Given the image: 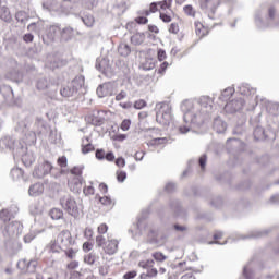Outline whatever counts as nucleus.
<instances>
[{"instance_id": "1", "label": "nucleus", "mask_w": 279, "mask_h": 279, "mask_svg": "<svg viewBox=\"0 0 279 279\" xmlns=\"http://www.w3.org/2000/svg\"><path fill=\"white\" fill-rule=\"evenodd\" d=\"M181 110L184 112L183 119L186 125L180 126L179 132L186 134L194 129L202 126L210 119L213 112V98L203 96L198 101L186 100L181 105Z\"/></svg>"}, {"instance_id": "22", "label": "nucleus", "mask_w": 279, "mask_h": 279, "mask_svg": "<svg viewBox=\"0 0 279 279\" xmlns=\"http://www.w3.org/2000/svg\"><path fill=\"white\" fill-rule=\"evenodd\" d=\"M22 162H23V165H25V167H32V165H34V162H36V156H34V153H32V151H26L22 156Z\"/></svg>"}, {"instance_id": "10", "label": "nucleus", "mask_w": 279, "mask_h": 279, "mask_svg": "<svg viewBox=\"0 0 279 279\" xmlns=\"http://www.w3.org/2000/svg\"><path fill=\"white\" fill-rule=\"evenodd\" d=\"M51 169H53V165L49 161H44L35 167L33 177L38 179L45 178V175H49V173H51Z\"/></svg>"}, {"instance_id": "57", "label": "nucleus", "mask_w": 279, "mask_h": 279, "mask_svg": "<svg viewBox=\"0 0 279 279\" xmlns=\"http://www.w3.org/2000/svg\"><path fill=\"white\" fill-rule=\"evenodd\" d=\"M126 179H128V173L125 171L117 172L118 182H125Z\"/></svg>"}, {"instance_id": "38", "label": "nucleus", "mask_w": 279, "mask_h": 279, "mask_svg": "<svg viewBox=\"0 0 279 279\" xmlns=\"http://www.w3.org/2000/svg\"><path fill=\"white\" fill-rule=\"evenodd\" d=\"M155 262L154 259H147V260H142L138 263V267H141L142 269H151V267H154Z\"/></svg>"}, {"instance_id": "24", "label": "nucleus", "mask_w": 279, "mask_h": 279, "mask_svg": "<svg viewBox=\"0 0 279 279\" xmlns=\"http://www.w3.org/2000/svg\"><path fill=\"white\" fill-rule=\"evenodd\" d=\"M118 53H120L123 58H128V56L132 53V48H130V45L122 43L118 47Z\"/></svg>"}, {"instance_id": "2", "label": "nucleus", "mask_w": 279, "mask_h": 279, "mask_svg": "<svg viewBox=\"0 0 279 279\" xmlns=\"http://www.w3.org/2000/svg\"><path fill=\"white\" fill-rule=\"evenodd\" d=\"M267 14V11L260 10L255 14V25L258 29H267V27H274L275 25L279 27V16L276 15V9L270 7L268 9V16L264 20L263 15Z\"/></svg>"}, {"instance_id": "4", "label": "nucleus", "mask_w": 279, "mask_h": 279, "mask_svg": "<svg viewBox=\"0 0 279 279\" xmlns=\"http://www.w3.org/2000/svg\"><path fill=\"white\" fill-rule=\"evenodd\" d=\"M96 245L97 247H102L105 254H108V256H114L119 252V241L116 239L106 240L104 235H97Z\"/></svg>"}, {"instance_id": "19", "label": "nucleus", "mask_w": 279, "mask_h": 279, "mask_svg": "<svg viewBox=\"0 0 279 279\" xmlns=\"http://www.w3.org/2000/svg\"><path fill=\"white\" fill-rule=\"evenodd\" d=\"M60 32H61L60 25L54 24L48 27L46 36L50 40V43H53V40H56V36H58Z\"/></svg>"}, {"instance_id": "52", "label": "nucleus", "mask_w": 279, "mask_h": 279, "mask_svg": "<svg viewBox=\"0 0 279 279\" xmlns=\"http://www.w3.org/2000/svg\"><path fill=\"white\" fill-rule=\"evenodd\" d=\"M143 276H148V278H156L158 276V269L151 267L147 270V274L142 275L141 278H143Z\"/></svg>"}, {"instance_id": "51", "label": "nucleus", "mask_w": 279, "mask_h": 279, "mask_svg": "<svg viewBox=\"0 0 279 279\" xmlns=\"http://www.w3.org/2000/svg\"><path fill=\"white\" fill-rule=\"evenodd\" d=\"M157 58H158L159 62L167 60V52L165 51V49H162V48L158 49Z\"/></svg>"}, {"instance_id": "56", "label": "nucleus", "mask_w": 279, "mask_h": 279, "mask_svg": "<svg viewBox=\"0 0 279 279\" xmlns=\"http://www.w3.org/2000/svg\"><path fill=\"white\" fill-rule=\"evenodd\" d=\"M243 276H244V278H246V279H252V278H254V275L252 274V270H250V265H247V266H245V267L243 268Z\"/></svg>"}, {"instance_id": "31", "label": "nucleus", "mask_w": 279, "mask_h": 279, "mask_svg": "<svg viewBox=\"0 0 279 279\" xmlns=\"http://www.w3.org/2000/svg\"><path fill=\"white\" fill-rule=\"evenodd\" d=\"M172 3L173 0H162L158 2V5L163 12L168 10L169 12H171V14H173V10H171Z\"/></svg>"}, {"instance_id": "18", "label": "nucleus", "mask_w": 279, "mask_h": 279, "mask_svg": "<svg viewBox=\"0 0 279 279\" xmlns=\"http://www.w3.org/2000/svg\"><path fill=\"white\" fill-rule=\"evenodd\" d=\"M215 132H217V134H223V132H226L228 124L221 120L219 117L214 119V125H213Z\"/></svg>"}, {"instance_id": "9", "label": "nucleus", "mask_w": 279, "mask_h": 279, "mask_svg": "<svg viewBox=\"0 0 279 279\" xmlns=\"http://www.w3.org/2000/svg\"><path fill=\"white\" fill-rule=\"evenodd\" d=\"M219 3H221V0H202L201 9L207 14L208 19H215V12H217Z\"/></svg>"}, {"instance_id": "6", "label": "nucleus", "mask_w": 279, "mask_h": 279, "mask_svg": "<svg viewBox=\"0 0 279 279\" xmlns=\"http://www.w3.org/2000/svg\"><path fill=\"white\" fill-rule=\"evenodd\" d=\"M82 86H84V76L78 75L60 89V95L61 97H73V95H77Z\"/></svg>"}, {"instance_id": "62", "label": "nucleus", "mask_w": 279, "mask_h": 279, "mask_svg": "<svg viewBox=\"0 0 279 279\" xmlns=\"http://www.w3.org/2000/svg\"><path fill=\"white\" fill-rule=\"evenodd\" d=\"M83 193L84 195H95V187L93 185L85 186Z\"/></svg>"}, {"instance_id": "47", "label": "nucleus", "mask_w": 279, "mask_h": 279, "mask_svg": "<svg viewBox=\"0 0 279 279\" xmlns=\"http://www.w3.org/2000/svg\"><path fill=\"white\" fill-rule=\"evenodd\" d=\"M153 258L157 260V263H165V260H167V257L165 256V254L160 252L153 253Z\"/></svg>"}, {"instance_id": "29", "label": "nucleus", "mask_w": 279, "mask_h": 279, "mask_svg": "<svg viewBox=\"0 0 279 279\" xmlns=\"http://www.w3.org/2000/svg\"><path fill=\"white\" fill-rule=\"evenodd\" d=\"M232 95H234V87H228L221 93L219 99L220 101H228Z\"/></svg>"}, {"instance_id": "17", "label": "nucleus", "mask_w": 279, "mask_h": 279, "mask_svg": "<svg viewBox=\"0 0 279 279\" xmlns=\"http://www.w3.org/2000/svg\"><path fill=\"white\" fill-rule=\"evenodd\" d=\"M43 193H45V185H43V183H35L28 189V195H31V197H38V195H43Z\"/></svg>"}, {"instance_id": "58", "label": "nucleus", "mask_w": 279, "mask_h": 279, "mask_svg": "<svg viewBox=\"0 0 279 279\" xmlns=\"http://www.w3.org/2000/svg\"><path fill=\"white\" fill-rule=\"evenodd\" d=\"M206 160H208V157H206V155L201 156L198 159V165H199L202 171H204V169H206Z\"/></svg>"}, {"instance_id": "43", "label": "nucleus", "mask_w": 279, "mask_h": 279, "mask_svg": "<svg viewBox=\"0 0 279 279\" xmlns=\"http://www.w3.org/2000/svg\"><path fill=\"white\" fill-rule=\"evenodd\" d=\"M170 207L175 213V215H180V210H182V206L180 205L179 201H171Z\"/></svg>"}, {"instance_id": "20", "label": "nucleus", "mask_w": 279, "mask_h": 279, "mask_svg": "<svg viewBox=\"0 0 279 279\" xmlns=\"http://www.w3.org/2000/svg\"><path fill=\"white\" fill-rule=\"evenodd\" d=\"M3 149H14V138L4 136L0 140V151Z\"/></svg>"}, {"instance_id": "37", "label": "nucleus", "mask_w": 279, "mask_h": 279, "mask_svg": "<svg viewBox=\"0 0 279 279\" xmlns=\"http://www.w3.org/2000/svg\"><path fill=\"white\" fill-rule=\"evenodd\" d=\"M23 169H21V168H13L12 170H11V178L13 179V180H21V178H23Z\"/></svg>"}, {"instance_id": "25", "label": "nucleus", "mask_w": 279, "mask_h": 279, "mask_svg": "<svg viewBox=\"0 0 279 279\" xmlns=\"http://www.w3.org/2000/svg\"><path fill=\"white\" fill-rule=\"evenodd\" d=\"M0 19L5 23H10L12 21V14H10V9H8V7L0 8Z\"/></svg>"}, {"instance_id": "63", "label": "nucleus", "mask_w": 279, "mask_h": 279, "mask_svg": "<svg viewBox=\"0 0 279 279\" xmlns=\"http://www.w3.org/2000/svg\"><path fill=\"white\" fill-rule=\"evenodd\" d=\"M130 125H132V121L123 120L121 123V130H123V132H128V130H130Z\"/></svg>"}, {"instance_id": "32", "label": "nucleus", "mask_w": 279, "mask_h": 279, "mask_svg": "<svg viewBox=\"0 0 279 279\" xmlns=\"http://www.w3.org/2000/svg\"><path fill=\"white\" fill-rule=\"evenodd\" d=\"M267 234H269L268 230L252 231L248 235L244 236L243 239H260L262 236H267Z\"/></svg>"}, {"instance_id": "26", "label": "nucleus", "mask_w": 279, "mask_h": 279, "mask_svg": "<svg viewBox=\"0 0 279 279\" xmlns=\"http://www.w3.org/2000/svg\"><path fill=\"white\" fill-rule=\"evenodd\" d=\"M97 260H99V255H97V253L95 252L88 253L84 256V263H86L87 265H95Z\"/></svg>"}, {"instance_id": "64", "label": "nucleus", "mask_w": 279, "mask_h": 279, "mask_svg": "<svg viewBox=\"0 0 279 279\" xmlns=\"http://www.w3.org/2000/svg\"><path fill=\"white\" fill-rule=\"evenodd\" d=\"M96 158L97 160H105L106 159V151L104 149L96 150Z\"/></svg>"}, {"instance_id": "46", "label": "nucleus", "mask_w": 279, "mask_h": 279, "mask_svg": "<svg viewBox=\"0 0 279 279\" xmlns=\"http://www.w3.org/2000/svg\"><path fill=\"white\" fill-rule=\"evenodd\" d=\"M10 80H12L13 82H23V74L19 73V72H13L11 74H9Z\"/></svg>"}, {"instance_id": "5", "label": "nucleus", "mask_w": 279, "mask_h": 279, "mask_svg": "<svg viewBox=\"0 0 279 279\" xmlns=\"http://www.w3.org/2000/svg\"><path fill=\"white\" fill-rule=\"evenodd\" d=\"M59 202L63 210L70 214L71 217H77L80 215V208L77 207V202H75V198H73L71 194L65 193L61 195Z\"/></svg>"}, {"instance_id": "40", "label": "nucleus", "mask_w": 279, "mask_h": 279, "mask_svg": "<svg viewBox=\"0 0 279 279\" xmlns=\"http://www.w3.org/2000/svg\"><path fill=\"white\" fill-rule=\"evenodd\" d=\"M63 252H65V256H68V258H75L76 254H77V248H73V247H68V248H62Z\"/></svg>"}, {"instance_id": "41", "label": "nucleus", "mask_w": 279, "mask_h": 279, "mask_svg": "<svg viewBox=\"0 0 279 279\" xmlns=\"http://www.w3.org/2000/svg\"><path fill=\"white\" fill-rule=\"evenodd\" d=\"M97 0H83V7L86 8V10H93V8H97Z\"/></svg>"}, {"instance_id": "61", "label": "nucleus", "mask_w": 279, "mask_h": 279, "mask_svg": "<svg viewBox=\"0 0 279 279\" xmlns=\"http://www.w3.org/2000/svg\"><path fill=\"white\" fill-rule=\"evenodd\" d=\"M97 230H98L99 236H102V234H106V232H108V225L101 223V225L98 227Z\"/></svg>"}, {"instance_id": "11", "label": "nucleus", "mask_w": 279, "mask_h": 279, "mask_svg": "<svg viewBox=\"0 0 279 279\" xmlns=\"http://www.w3.org/2000/svg\"><path fill=\"white\" fill-rule=\"evenodd\" d=\"M23 232V225L19 221H12L4 228V236H19Z\"/></svg>"}, {"instance_id": "60", "label": "nucleus", "mask_w": 279, "mask_h": 279, "mask_svg": "<svg viewBox=\"0 0 279 279\" xmlns=\"http://www.w3.org/2000/svg\"><path fill=\"white\" fill-rule=\"evenodd\" d=\"M158 2L150 3L149 11H146V16H149V13L158 12Z\"/></svg>"}, {"instance_id": "28", "label": "nucleus", "mask_w": 279, "mask_h": 279, "mask_svg": "<svg viewBox=\"0 0 279 279\" xmlns=\"http://www.w3.org/2000/svg\"><path fill=\"white\" fill-rule=\"evenodd\" d=\"M44 128H45V122L43 121V119H37L34 125L33 141L36 140V133L40 134Z\"/></svg>"}, {"instance_id": "33", "label": "nucleus", "mask_w": 279, "mask_h": 279, "mask_svg": "<svg viewBox=\"0 0 279 279\" xmlns=\"http://www.w3.org/2000/svg\"><path fill=\"white\" fill-rule=\"evenodd\" d=\"M50 217L54 221H58L59 219H62V217H64V213L61 209L52 208L50 210Z\"/></svg>"}, {"instance_id": "21", "label": "nucleus", "mask_w": 279, "mask_h": 279, "mask_svg": "<svg viewBox=\"0 0 279 279\" xmlns=\"http://www.w3.org/2000/svg\"><path fill=\"white\" fill-rule=\"evenodd\" d=\"M239 93H240V95H244L245 97H250L252 95H256V88L251 87L250 84L245 83V84H242L239 87Z\"/></svg>"}, {"instance_id": "48", "label": "nucleus", "mask_w": 279, "mask_h": 279, "mask_svg": "<svg viewBox=\"0 0 279 279\" xmlns=\"http://www.w3.org/2000/svg\"><path fill=\"white\" fill-rule=\"evenodd\" d=\"M68 163H69V161L66 159V156L59 157L57 160V165H59V167L61 169H66Z\"/></svg>"}, {"instance_id": "12", "label": "nucleus", "mask_w": 279, "mask_h": 279, "mask_svg": "<svg viewBox=\"0 0 279 279\" xmlns=\"http://www.w3.org/2000/svg\"><path fill=\"white\" fill-rule=\"evenodd\" d=\"M243 106H245V100H243V98H239L227 102L225 105V110L226 112L232 114L234 112H239V110H242Z\"/></svg>"}, {"instance_id": "36", "label": "nucleus", "mask_w": 279, "mask_h": 279, "mask_svg": "<svg viewBox=\"0 0 279 279\" xmlns=\"http://www.w3.org/2000/svg\"><path fill=\"white\" fill-rule=\"evenodd\" d=\"M11 219H14V218L10 215V209H2L0 211L1 221H3L4 223H8V221H10Z\"/></svg>"}, {"instance_id": "14", "label": "nucleus", "mask_w": 279, "mask_h": 279, "mask_svg": "<svg viewBox=\"0 0 279 279\" xmlns=\"http://www.w3.org/2000/svg\"><path fill=\"white\" fill-rule=\"evenodd\" d=\"M0 93L8 106H14V90L10 85H2L0 87Z\"/></svg>"}, {"instance_id": "23", "label": "nucleus", "mask_w": 279, "mask_h": 279, "mask_svg": "<svg viewBox=\"0 0 279 279\" xmlns=\"http://www.w3.org/2000/svg\"><path fill=\"white\" fill-rule=\"evenodd\" d=\"M90 151H95V146L90 144L89 137H85L82 141V154H90Z\"/></svg>"}, {"instance_id": "8", "label": "nucleus", "mask_w": 279, "mask_h": 279, "mask_svg": "<svg viewBox=\"0 0 279 279\" xmlns=\"http://www.w3.org/2000/svg\"><path fill=\"white\" fill-rule=\"evenodd\" d=\"M56 241L60 250H69V247H73L75 244V241H73V236L71 235V231L69 230L61 231Z\"/></svg>"}, {"instance_id": "53", "label": "nucleus", "mask_w": 279, "mask_h": 279, "mask_svg": "<svg viewBox=\"0 0 279 279\" xmlns=\"http://www.w3.org/2000/svg\"><path fill=\"white\" fill-rule=\"evenodd\" d=\"M183 10L187 16H195V9H193V5L187 4L183 8Z\"/></svg>"}, {"instance_id": "15", "label": "nucleus", "mask_w": 279, "mask_h": 279, "mask_svg": "<svg viewBox=\"0 0 279 279\" xmlns=\"http://www.w3.org/2000/svg\"><path fill=\"white\" fill-rule=\"evenodd\" d=\"M60 36L63 43H69V40H73V38H75V28L72 26H64L60 31Z\"/></svg>"}, {"instance_id": "7", "label": "nucleus", "mask_w": 279, "mask_h": 279, "mask_svg": "<svg viewBox=\"0 0 279 279\" xmlns=\"http://www.w3.org/2000/svg\"><path fill=\"white\" fill-rule=\"evenodd\" d=\"M37 89L48 90V97H50V99H56V95H58V85L51 83V81L47 80L46 77L37 81Z\"/></svg>"}, {"instance_id": "49", "label": "nucleus", "mask_w": 279, "mask_h": 279, "mask_svg": "<svg viewBox=\"0 0 279 279\" xmlns=\"http://www.w3.org/2000/svg\"><path fill=\"white\" fill-rule=\"evenodd\" d=\"M99 202L102 206H113L112 198L108 196L99 197Z\"/></svg>"}, {"instance_id": "42", "label": "nucleus", "mask_w": 279, "mask_h": 279, "mask_svg": "<svg viewBox=\"0 0 279 279\" xmlns=\"http://www.w3.org/2000/svg\"><path fill=\"white\" fill-rule=\"evenodd\" d=\"M21 263H23V265H27V268L33 269V271H34V269H36V267L38 265V262H36V259H31L29 262L24 259L22 262H19L17 265H21Z\"/></svg>"}, {"instance_id": "30", "label": "nucleus", "mask_w": 279, "mask_h": 279, "mask_svg": "<svg viewBox=\"0 0 279 279\" xmlns=\"http://www.w3.org/2000/svg\"><path fill=\"white\" fill-rule=\"evenodd\" d=\"M132 45H143L145 43V34L136 33L131 37Z\"/></svg>"}, {"instance_id": "35", "label": "nucleus", "mask_w": 279, "mask_h": 279, "mask_svg": "<svg viewBox=\"0 0 279 279\" xmlns=\"http://www.w3.org/2000/svg\"><path fill=\"white\" fill-rule=\"evenodd\" d=\"M96 93L98 97H108V95H111L110 92L108 90V85H100L97 89Z\"/></svg>"}, {"instance_id": "13", "label": "nucleus", "mask_w": 279, "mask_h": 279, "mask_svg": "<svg viewBox=\"0 0 279 279\" xmlns=\"http://www.w3.org/2000/svg\"><path fill=\"white\" fill-rule=\"evenodd\" d=\"M84 171V166H75L70 169L71 175H76L77 181L75 182V186L73 187L74 193H80L82 191V173Z\"/></svg>"}, {"instance_id": "50", "label": "nucleus", "mask_w": 279, "mask_h": 279, "mask_svg": "<svg viewBox=\"0 0 279 279\" xmlns=\"http://www.w3.org/2000/svg\"><path fill=\"white\" fill-rule=\"evenodd\" d=\"M142 66L144 71H151L153 69H155L156 64L151 60H146Z\"/></svg>"}, {"instance_id": "3", "label": "nucleus", "mask_w": 279, "mask_h": 279, "mask_svg": "<svg viewBox=\"0 0 279 279\" xmlns=\"http://www.w3.org/2000/svg\"><path fill=\"white\" fill-rule=\"evenodd\" d=\"M156 121L160 125H169L173 116L171 114V105L168 102H158L156 105Z\"/></svg>"}, {"instance_id": "54", "label": "nucleus", "mask_w": 279, "mask_h": 279, "mask_svg": "<svg viewBox=\"0 0 279 279\" xmlns=\"http://www.w3.org/2000/svg\"><path fill=\"white\" fill-rule=\"evenodd\" d=\"M7 209H9V214L13 218L16 217V215L19 214V206L17 205L13 204L9 208H7Z\"/></svg>"}, {"instance_id": "34", "label": "nucleus", "mask_w": 279, "mask_h": 279, "mask_svg": "<svg viewBox=\"0 0 279 279\" xmlns=\"http://www.w3.org/2000/svg\"><path fill=\"white\" fill-rule=\"evenodd\" d=\"M167 144V137H156L148 142V145L150 147H156L158 145H165Z\"/></svg>"}, {"instance_id": "39", "label": "nucleus", "mask_w": 279, "mask_h": 279, "mask_svg": "<svg viewBox=\"0 0 279 279\" xmlns=\"http://www.w3.org/2000/svg\"><path fill=\"white\" fill-rule=\"evenodd\" d=\"M81 19H82L84 25H86V27H93V25H95V17H93V15H86Z\"/></svg>"}, {"instance_id": "59", "label": "nucleus", "mask_w": 279, "mask_h": 279, "mask_svg": "<svg viewBox=\"0 0 279 279\" xmlns=\"http://www.w3.org/2000/svg\"><path fill=\"white\" fill-rule=\"evenodd\" d=\"M136 276H138L136 270H130L123 275V279H134Z\"/></svg>"}, {"instance_id": "45", "label": "nucleus", "mask_w": 279, "mask_h": 279, "mask_svg": "<svg viewBox=\"0 0 279 279\" xmlns=\"http://www.w3.org/2000/svg\"><path fill=\"white\" fill-rule=\"evenodd\" d=\"M254 137L255 138H264L265 137V129H263L262 126H257L254 132Z\"/></svg>"}, {"instance_id": "16", "label": "nucleus", "mask_w": 279, "mask_h": 279, "mask_svg": "<svg viewBox=\"0 0 279 279\" xmlns=\"http://www.w3.org/2000/svg\"><path fill=\"white\" fill-rule=\"evenodd\" d=\"M43 8L49 10V12H54L58 15L64 14V7L58 1H52L50 4L44 3Z\"/></svg>"}, {"instance_id": "44", "label": "nucleus", "mask_w": 279, "mask_h": 279, "mask_svg": "<svg viewBox=\"0 0 279 279\" xmlns=\"http://www.w3.org/2000/svg\"><path fill=\"white\" fill-rule=\"evenodd\" d=\"M159 19L163 22V23H171L172 17L169 14V11L166 12H160L159 13Z\"/></svg>"}, {"instance_id": "27", "label": "nucleus", "mask_w": 279, "mask_h": 279, "mask_svg": "<svg viewBox=\"0 0 279 279\" xmlns=\"http://www.w3.org/2000/svg\"><path fill=\"white\" fill-rule=\"evenodd\" d=\"M266 110L271 117H278L279 106L276 102H267Z\"/></svg>"}, {"instance_id": "55", "label": "nucleus", "mask_w": 279, "mask_h": 279, "mask_svg": "<svg viewBox=\"0 0 279 279\" xmlns=\"http://www.w3.org/2000/svg\"><path fill=\"white\" fill-rule=\"evenodd\" d=\"M145 106H147V102L145 100H143V99L136 100L134 102V108L136 110H143V108H145Z\"/></svg>"}]
</instances>
